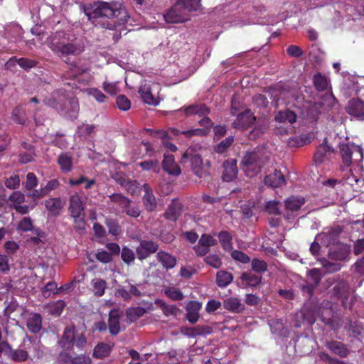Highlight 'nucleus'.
<instances>
[{"label": "nucleus", "mask_w": 364, "mask_h": 364, "mask_svg": "<svg viewBox=\"0 0 364 364\" xmlns=\"http://www.w3.org/2000/svg\"><path fill=\"white\" fill-rule=\"evenodd\" d=\"M87 16L89 18L91 17L115 18V21L104 24L105 28L108 31L107 36H112L114 43L121 38L122 32L126 30L124 25L129 18L127 9L121 4L114 1H99L95 2L92 12Z\"/></svg>", "instance_id": "obj_1"}, {"label": "nucleus", "mask_w": 364, "mask_h": 364, "mask_svg": "<svg viewBox=\"0 0 364 364\" xmlns=\"http://www.w3.org/2000/svg\"><path fill=\"white\" fill-rule=\"evenodd\" d=\"M269 159L268 152L264 149H257L247 152L242 161L246 175L249 177L257 176L267 164Z\"/></svg>", "instance_id": "obj_2"}, {"label": "nucleus", "mask_w": 364, "mask_h": 364, "mask_svg": "<svg viewBox=\"0 0 364 364\" xmlns=\"http://www.w3.org/2000/svg\"><path fill=\"white\" fill-rule=\"evenodd\" d=\"M188 159L191 168L194 174L200 178L210 176L211 163L210 161L203 160L200 154L197 153L194 147L190 146L182 156V160Z\"/></svg>", "instance_id": "obj_3"}, {"label": "nucleus", "mask_w": 364, "mask_h": 364, "mask_svg": "<svg viewBox=\"0 0 364 364\" xmlns=\"http://www.w3.org/2000/svg\"><path fill=\"white\" fill-rule=\"evenodd\" d=\"M50 48L58 55H76L82 52V49L78 43L68 41L64 32L56 33Z\"/></svg>", "instance_id": "obj_4"}, {"label": "nucleus", "mask_w": 364, "mask_h": 364, "mask_svg": "<svg viewBox=\"0 0 364 364\" xmlns=\"http://www.w3.org/2000/svg\"><path fill=\"white\" fill-rule=\"evenodd\" d=\"M64 350H72L74 345L78 350H83L87 344V339L83 333H78L74 328L66 327L60 341Z\"/></svg>", "instance_id": "obj_5"}, {"label": "nucleus", "mask_w": 364, "mask_h": 364, "mask_svg": "<svg viewBox=\"0 0 364 364\" xmlns=\"http://www.w3.org/2000/svg\"><path fill=\"white\" fill-rule=\"evenodd\" d=\"M339 149L342 162L346 167L358 164L363 159V151L360 146L346 143L341 144Z\"/></svg>", "instance_id": "obj_6"}, {"label": "nucleus", "mask_w": 364, "mask_h": 364, "mask_svg": "<svg viewBox=\"0 0 364 364\" xmlns=\"http://www.w3.org/2000/svg\"><path fill=\"white\" fill-rule=\"evenodd\" d=\"M305 199L304 198H298L296 196H290L284 200V206L286 213L284 218L288 222H292L298 215V212L304 205Z\"/></svg>", "instance_id": "obj_7"}, {"label": "nucleus", "mask_w": 364, "mask_h": 364, "mask_svg": "<svg viewBox=\"0 0 364 364\" xmlns=\"http://www.w3.org/2000/svg\"><path fill=\"white\" fill-rule=\"evenodd\" d=\"M164 18L168 23H183L188 19V14L178 1L164 13Z\"/></svg>", "instance_id": "obj_8"}, {"label": "nucleus", "mask_w": 364, "mask_h": 364, "mask_svg": "<svg viewBox=\"0 0 364 364\" xmlns=\"http://www.w3.org/2000/svg\"><path fill=\"white\" fill-rule=\"evenodd\" d=\"M157 242L151 240H143L136 248V253L139 260L142 261L148 258L151 255L156 253L159 250Z\"/></svg>", "instance_id": "obj_9"}, {"label": "nucleus", "mask_w": 364, "mask_h": 364, "mask_svg": "<svg viewBox=\"0 0 364 364\" xmlns=\"http://www.w3.org/2000/svg\"><path fill=\"white\" fill-rule=\"evenodd\" d=\"M346 112L358 121L364 120V101L359 98L350 100L346 107Z\"/></svg>", "instance_id": "obj_10"}, {"label": "nucleus", "mask_w": 364, "mask_h": 364, "mask_svg": "<svg viewBox=\"0 0 364 364\" xmlns=\"http://www.w3.org/2000/svg\"><path fill=\"white\" fill-rule=\"evenodd\" d=\"M85 203L82 198L77 193L70 196L68 211L72 218H79L81 215H85Z\"/></svg>", "instance_id": "obj_11"}, {"label": "nucleus", "mask_w": 364, "mask_h": 364, "mask_svg": "<svg viewBox=\"0 0 364 364\" xmlns=\"http://www.w3.org/2000/svg\"><path fill=\"white\" fill-rule=\"evenodd\" d=\"M256 117L250 109L240 113L232 122V127L236 129H246L253 124Z\"/></svg>", "instance_id": "obj_12"}, {"label": "nucleus", "mask_w": 364, "mask_h": 364, "mask_svg": "<svg viewBox=\"0 0 364 364\" xmlns=\"http://www.w3.org/2000/svg\"><path fill=\"white\" fill-rule=\"evenodd\" d=\"M223 172L222 178L224 181L231 182L237 178L238 168L237 166V160L235 159H229L223 164Z\"/></svg>", "instance_id": "obj_13"}, {"label": "nucleus", "mask_w": 364, "mask_h": 364, "mask_svg": "<svg viewBox=\"0 0 364 364\" xmlns=\"http://www.w3.org/2000/svg\"><path fill=\"white\" fill-rule=\"evenodd\" d=\"M333 294L338 299L341 300L342 306L346 308V301L350 295V286L347 281L342 279L339 281L333 288Z\"/></svg>", "instance_id": "obj_14"}, {"label": "nucleus", "mask_w": 364, "mask_h": 364, "mask_svg": "<svg viewBox=\"0 0 364 364\" xmlns=\"http://www.w3.org/2000/svg\"><path fill=\"white\" fill-rule=\"evenodd\" d=\"M328 140L325 138L317 148L314 156V161L316 164H321L328 159L333 153V149L328 144Z\"/></svg>", "instance_id": "obj_15"}, {"label": "nucleus", "mask_w": 364, "mask_h": 364, "mask_svg": "<svg viewBox=\"0 0 364 364\" xmlns=\"http://www.w3.org/2000/svg\"><path fill=\"white\" fill-rule=\"evenodd\" d=\"M163 170L169 175L178 176L181 173L180 166L176 163L175 158L171 154H164L162 161Z\"/></svg>", "instance_id": "obj_16"}, {"label": "nucleus", "mask_w": 364, "mask_h": 364, "mask_svg": "<svg viewBox=\"0 0 364 364\" xmlns=\"http://www.w3.org/2000/svg\"><path fill=\"white\" fill-rule=\"evenodd\" d=\"M144 194L142 197V202L148 212H153L157 208V201L153 193L152 188L149 185L145 183L143 186Z\"/></svg>", "instance_id": "obj_17"}, {"label": "nucleus", "mask_w": 364, "mask_h": 364, "mask_svg": "<svg viewBox=\"0 0 364 364\" xmlns=\"http://www.w3.org/2000/svg\"><path fill=\"white\" fill-rule=\"evenodd\" d=\"M202 304L198 301H190L186 307V318L191 324H195L199 319V311L201 309Z\"/></svg>", "instance_id": "obj_18"}, {"label": "nucleus", "mask_w": 364, "mask_h": 364, "mask_svg": "<svg viewBox=\"0 0 364 364\" xmlns=\"http://www.w3.org/2000/svg\"><path fill=\"white\" fill-rule=\"evenodd\" d=\"M156 259L166 270L174 268L177 264L176 257L164 250L157 252Z\"/></svg>", "instance_id": "obj_19"}, {"label": "nucleus", "mask_w": 364, "mask_h": 364, "mask_svg": "<svg viewBox=\"0 0 364 364\" xmlns=\"http://www.w3.org/2000/svg\"><path fill=\"white\" fill-rule=\"evenodd\" d=\"M146 132H149V134L154 137L160 138L161 139V143L163 146L167 149L170 150L172 152H175L177 151V146L172 142L168 141L170 137L167 132L163 130H153L151 129H147Z\"/></svg>", "instance_id": "obj_20"}, {"label": "nucleus", "mask_w": 364, "mask_h": 364, "mask_svg": "<svg viewBox=\"0 0 364 364\" xmlns=\"http://www.w3.org/2000/svg\"><path fill=\"white\" fill-rule=\"evenodd\" d=\"M325 346L333 353L340 356L341 358H346L350 353L349 349L342 342L337 341H327Z\"/></svg>", "instance_id": "obj_21"}, {"label": "nucleus", "mask_w": 364, "mask_h": 364, "mask_svg": "<svg viewBox=\"0 0 364 364\" xmlns=\"http://www.w3.org/2000/svg\"><path fill=\"white\" fill-rule=\"evenodd\" d=\"M119 314L118 310L110 311L108 319L109 331L111 335L117 336L120 332Z\"/></svg>", "instance_id": "obj_22"}, {"label": "nucleus", "mask_w": 364, "mask_h": 364, "mask_svg": "<svg viewBox=\"0 0 364 364\" xmlns=\"http://www.w3.org/2000/svg\"><path fill=\"white\" fill-rule=\"evenodd\" d=\"M28 330L34 334L38 333L42 328V316L38 313L30 315L26 321Z\"/></svg>", "instance_id": "obj_23"}, {"label": "nucleus", "mask_w": 364, "mask_h": 364, "mask_svg": "<svg viewBox=\"0 0 364 364\" xmlns=\"http://www.w3.org/2000/svg\"><path fill=\"white\" fill-rule=\"evenodd\" d=\"M264 183L273 188L279 187L286 183L284 175L280 171L275 170L264 178Z\"/></svg>", "instance_id": "obj_24"}, {"label": "nucleus", "mask_w": 364, "mask_h": 364, "mask_svg": "<svg viewBox=\"0 0 364 364\" xmlns=\"http://www.w3.org/2000/svg\"><path fill=\"white\" fill-rule=\"evenodd\" d=\"M223 307L230 312L239 314L245 310V305L236 297H229L223 301Z\"/></svg>", "instance_id": "obj_25"}, {"label": "nucleus", "mask_w": 364, "mask_h": 364, "mask_svg": "<svg viewBox=\"0 0 364 364\" xmlns=\"http://www.w3.org/2000/svg\"><path fill=\"white\" fill-rule=\"evenodd\" d=\"M341 230L331 229L326 232H323L318 237H321L322 243L326 247L334 245L338 241Z\"/></svg>", "instance_id": "obj_26"}, {"label": "nucleus", "mask_w": 364, "mask_h": 364, "mask_svg": "<svg viewBox=\"0 0 364 364\" xmlns=\"http://www.w3.org/2000/svg\"><path fill=\"white\" fill-rule=\"evenodd\" d=\"M57 163L60 171L64 173H69L73 170V159L68 153L60 154L58 157Z\"/></svg>", "instance_id": "obj_27"}, {"label": "nucleus", "mask_w": 364, "mask_h": 364, "mask_svg": "<svg viewBox=\"0 0 364 364\" xmlns=\"http://www.w3.org/2000/svg\"><path fill=\"white\" fill-rule=\"evenodd\" d=\"M139 94L144 103L153 106L159 104L158 100L153 95L150 87L147 85L140 86Z\"/></svg>", "instance_id": "obj_28"}, {"label": "nucleus", "mask_w": 364, "mask_h": 364, "mask_svg": "<svg viewBox=\"0 0 364 364\" xmlns=\"http://www.w3.org/2000/svg\"><path fill=\"white\" fill-rule=\"evenodd\" d=\"M16 63L19 67L26 71H29L31 69L36 68L38 65V61L29 59L26 58H17L16 56L11 57L8 63L14 64Z\"/></svg>", "instance_id": "obj_29"}, {"label": "nucleus", "mask_w": 364, "mask_h": 364, "mask_svg": "<svg viewBox=\"0 0 364 364\" xmlns=\"http://www.w3.org/2000/svg\"><path fill=\"white\" fill-rule=\"evenodd\" d=\"M45 206L48 211L53 215H59L62 209L63 204L60 198H51L45 201Z\"/></svg>", "instance_id": "obj_30"}, {"label": "nucleus", "mask_w": 364, "mask_h": 364, "mask_svg": "<svg viewBox=\"0 0 364 364\" xmlns=\"http://www.w3.org/2000/svg\"><path fill=\"white\" fill-rule=\"evenodd\" d=\"M65 98L64 97H55V95H52L50 97L44 99L45 105L58 111H64L65 108Z\"/></svg>", "instance_id": "obj_31"}, {"label": "nucleus", "mask_w": 364, "mask_h": 364, "mask_svg": "<svg viewBox=\"0 0 364 364\" xmlns=\"http://www.w3.org/2000/svg\"><path fill=\"white\" fill-rule=\"evenodd\" d=\"M155 304L159 306L163 311L166 316H176L181 313V310L176 305H168L161 299H156Z\"/></svg>", "instance_id": "obj_32"}, {"label": "nucleus", "mask_w": 364, "mask_h": 364, "mask_svg": "<svg viewBox=\"0 0 364 364\" xmlns=\"http://www.w3.org/2000/svg\"><path fill=\"white\" fill-rule=\"evenodd\" d=\"M219 242L222 248L227 252L233 249L232 235L227 230H222L218 234Z\"/></svg>", "instance_id": "obj_33"}, {"label": "nucleus", "mask_w": 364, "mask_h": 364, "mask_svg": "<svg viewBox=\"0 0 364 364\" xmlns=\"http://www.w3.org/2000/svg\"><path fill=\"white\" fill-rule=\"evenodd\" d=\"M233 280V275L232 273L226 270H220L216 274V284L220 288H225Z\"/></svg>", "instance_id": "obj_34"}, {"label": "nucleus", "mask_w": 364, "mask_h": 364, "mask_svg": "<svg viewBox=\"0 0 364 364\" xmlns=\"http://www.w3.org/2000/svg\"><path fill=\"white\" fill-rule=\"evenodd\" d=\"M240 279L246 287H257L262 282L261 276H257L251 272H243Z\"/></svg>", "instance_id": "obj_35"}, {"label": "nucleus", "mask_w": 364, "mask_h": 364, "mask_svg": "<svg viewBox=\"0 0 364 364\" xmlns=\"http://www.w3.org/2000/svg\"><path fill=\"white\" fill-rule=\"evenodd\" d=\"M112 346L105 343H99L94 348L92 356L97 359L108 357L111 353Z\"/></svg>", "instance_id": "obj_36"}, {"label": "nucleus", "mask_w": 364, "mask_h": 364, "mask_svg": "<svg viewBox=\"0 0 364 364\" xmlns=\"http://www.w3.org/2000/svg\"><path fill=\"white\" fill-rule=\"evenodd\" d=\"M297 116L294 112L289 109L279 111L275 116V121L280 123L288 122L293 124L296 121Z\"/></svg>", "instance_id": "obj_37"}, {"label": "nucleus", "mask_w": 364, "mask_h": 364, "mask_svg": "<svg viewBox=\"0 0 364 364\" xmlns=\"http://www.w3.org/2000/svg\"><path fill=\"white\" fill-rule=\"evenodd\" d=\"M127 203H125L124 205L120 208L123 213H125L127 215L136 218L141 214V210L139 207L134 205L130 199H127Z\"/></svg>", "instance_id": "obj_38"}, {"label": "nucleus", "mask_w": 364, "mask_h": 364, "mask_svg": "<svg viewBox=\"0 0 364 364\" xmlns=\"http://www.w3.org/2000/svg\"><path fill=\"white\" fill-rule=\"evenodd\" d=\"M209 112V108L204 104L191 105L185 109L186 115L198 114L199 116H205L208 114Z\"/></svg>", "instance_id": "obj_39"}, {"label": "nucleus", "mask_w": 364, "mask_h": 364, "mask_svg": "<svg viewBox=\"0 0 364 364\" xmlns=\"http://www.w3.org/2000/svg\"><path fill=\"white\" fill-rule=\"evenodd\" d=\"M322 271L318 268H313L307 272L306 282L310 283L317 287L323 277Z\"/></svg>", "instance_id": "obj_40"}, {"label": "nucleus", "mask_w": 364, "mask_h": 364, "mask_svg": "<svg viewBox=\"0 0 364 364\" xmlns=\"http://www.w3.org/2000/svg\"><path fill=\"white\" fill-rule=\"evenodd\" d=\"M65 306V301L59 299L56 301L48 304L46 306V308L47 309V311L50 314L58 316L62 314Z\"/></svg>", "instance_id": "obj_41"}, {"label": "nucleus", "mask_w": 364, "mask_h": 364, "mask_svg": "<svg viewBox=\"0 0 364 364\" xmlns=\"http://www.w3.org/2000/svg\"><path fill=\"white\" fill-rule=\"evenodd\" d=\"M146 312V310L145 308L141 306H136L128 309L126 311V314L128 319H129L132 322H134L140 317L143 316Z\"/></svg>", "instance_id": "obj_42"}, {"label": "nucleus", "mask_w": 364, "mask_h": 364, "mask_svg": "<svg viewBox=\"0 0 364 364\" xmlns=\"http://www.w3.org/2000/svg\"><path fill=\"white\" fill-rule=\"evenodd\" d=\"M177 1L181 4L187 14L188 12L197 11L200 6V0H178Z\"/></svg>", "instance_id": "obj_43"}, {"label": "nucleus", "mask_w": 364, "mask_h": 364, "mask_svg": "<svg viewBox=\"0 0 364 364\" xmlns=\"http://www.w3.org/2000/svg\"><path fill=\"white\" fill-rule=\"evenodd\" d=\"M313 82L315 88L318 91H324L327 89L328 81L324 75L317 73L314 76Z\"/></svg>", "instance_id": "obj_44"}, {"label": "nucleus", "mask_w": 364, "mask_h": 364, "mask_svg": "<svg viewBox=\"0 0 364 364\" xmlns=\"http://www.w3.org/2000/svg\"><path fill=\"white\" fill-rule=\"evenodd\" d=\"M279 202L276 200H271L266 203L264 211L269 215L280 216L282 212L279 208Z\"/></svg>", "instance_id": "obj_45"}, {"label": "nucleus", "mask_w": 364, "mask_h": 364, "mask_svg": "<svg viewBox=\"0 0 364 364\" xmlns=\"http://www.w3.org/2000/svg\"><path fill=\"white\" fill-rule=\"evenodd\" d=\"M181 215L180 208L176 204L171 203L168 205L164 213L165 218L170 221H176Z\"/></svg>", "instance_id": "obj_46"}, {"label": "nucleus", "mask_w": 364, "mask_h": 364, "mask_svg": "<svg viewBox=\"0 0 364 364\" xmlns=\"http://www.w3.org/2000/svg\"><path fill=\"white\" fill-rule=\"evenodd\" d=\"M92 287L94 294L97 296H101L105 294V290L107 287V282L102 279H93Z\"/></svg>", "instance_id": "obj_47"}, {"label": "nucleus", "mask_w": 364, "mask_h": 364, "mask_svg": "<svg viewBox=\"0 0 364 364\" xmlns=\"http://www.w3.org/2000/svg\"><path fill=\"white\" fill-rule=\"evenodd\" d=\"M234 141V136H229L226 139L222 140L218 144L214 147V151L218 154L225 153L228 148L232 144Z\"/></svg>", "instance_id": "obj_48"}, {"label": "nucleus", "mask_w": 364, "mask_h": 364, "mask_svg": "<svg viewBox=\"0 0 364 364\" xmlns=\"http://www.w3.org/2000/svg\"><path fill=\"white\" fill-rule=\"evenodd\" d=\"M164 294L173 301H181L184 297L183 292L175 287H167L164 289Z\"/></svg>", "instance_id": "obj_49"}, {"label": "nucleus", "mask_w": 364, "mask_h": 364, "mask_svg": "<svg viewBox=\"0 0 364 364\" xmlns=\"http://www.w3.org/2000/svg\"><path fill=\"white\" fill-rule=\"evenodd\" d=\"M89 96L92 97L97 102L104 103L107 101V97L99 89L91 87L87 90Z\"/></svg>", "instance_id": "obj_50"}, {"label": "nucleus", "mask_w": 364, "mask_h": 364, "mask_svg": "<svg viewBox=\"0 0 364 364\" xmlns=\"http://www.w3.org/2000/svg\"><path fill=\"white\" fill-rule=\"evenodd\" d=\"M251 266L253 271L257 273H264L267 271V264L265 261L254 258L251 262Z\"/></svg>", "instance_id": "obj_51"}, {"label": "nucleus", "mask_w": 364, "mask_h": 364, "mask_svg": "<svg viewBox=\"0 0 364 364\" xmlns=\"http://www.w3.org/2000/svg\"><path fill=\"white\" fill-rule=\"evenodd\" d=\"M204 262L215 269H219L222 265V259L219 255L210 254L204 258Z\"/></svg>", "instance_id": "obj_52"}, {"label": "nucleus", "mask_w": 364, "mask_h": 364, "mask_svg": "<svg viewBox=\"0 0 364 364\" xmlns=\"http://www.w3.org/2000/svg\"><path fill=\"white\" fill-rule=\"evenodd\" d=\"M105 225L108 228L109 233L112 235L117 236L120 233L121 227L116 220L107 219L105 220Z\"/></svg>", "instance_id": "obj_53"}, {"label": "nucleus", "mask_w": 364, "mask_h": 364, "mask_svg": "<svg viewBox=\"0 0 364 364\" xmlns=\"http://www.w3.org/2000/svg\"><path fill=\"white\" fill-rule=\"evenodd\" d=\"M121 257L123 262L129 265L134 261L136 256L132 250L124 247L121 252Z\"/></svg>", "instance_id": "obj_54"}, {"label": "nucleus", "mask_w": 364, "mask_h": 364, "mask_svg": "<svg viewBox=\"0 0 364 364\" xmlns=\"http://www.w3.org/2000/svg\"><path fill=\"white\" fill-rule=\"evenodd\" d=\"M41 291L43 297L48 299L50 296L51 294H58L57 284L55 282H49L45 285Z\"/></svg>", "instance_id": "obj_55"}, {"label": "nucleus", "mask_w": 364, "mask_h": 364, "mask_svg": "<svg viewBox=\"0 0 364 364\" xmlns=\"http://www.w3.org/2000/svg\"><path fill=\"white\" fill-rule=\"evenodd\" d=\"M194 338L200 336L209 335L213 333V329L210 326L206 325H198L193 327Z\"/></svg>", "instance_id": "obj_56"}, {"label": "nucleus", "mask_w": 364, "mask_h": 364, "mask_svg": "<svg viewBox=\"0 0 364 364\" xmlns=\"http://www.w3.org/2000/svg\"><path fill=\"white\" fill-rule=\"evenodd\" d=\"M4 185L9 189H17L20 186V177L18 174L14 173L6 178Z\"/></svg>", "instance_id": "obj_57"}, {"label": "nucleus", "mask_w": 364, "mask_h": 364, "mask_svg": "<svg viewBox=\"0 0 364 364\" xmlns=\"http://www.w3.org/2000/svg\"><path fill=\"white\" fill-rule=\"evenodd\" d=\"M231 257L233 259L240 262L242 264H247L250 262V257L244 252L235 250L231 252Z\"/></svg>", "instance_id": "obj_58"}, {"label": "nucleus", "mask_w": 364, "mask_h": 364, "mask_svg": "<svg viewBox=\"0 0 364 364\" xmlns=\"http://www.w3.org/2000/svg\"><path fill=\"white\" fill-rule=\"evenodd\" d=\"M116 104L117 105V107L123 111L129 110L131 107L130 100L124 95H120L117 96L116 99Z\"/></svg>", "instance_id": "obj_59"}, {"label": "nucleus", "mask_w": 364, "mask_h": 364, "mask_svg": "<svg viewBox=\"0 0 364 364\" xmlns=\"http://www.w3.org/2000/svg\"><path fill=\"white\" fill-rule=\"evenodd\" d=\"M199 245L210 247L218 245V240L208 234H203L198 240Z\"/></svg>", "instance_id": "obj_60"}, {"label": "nucleus", "mask_w": 364, "mask_h": 364, "mask_svg": "<svg viewBox=\"0 0 364 364\" xmlns=\"http://www.w3.org/2000/svg\"><path fill=\"white\" fill-rule=\"evenodd\" d=\"M128 198L120 194V193H113L109 196L108 204L109 203H112L117 204L120 208L124 205L125 203H127Z\"/></svg>", "instance_id": "obj_61"}, {"label": "nucleus", "mask_w": 364, "mask_h": 364, "mask_svg": "<svg viewBox=\"0 0 364 364\" xmlns=\"http://www.w3.org/2000/svg\"><path fill=\"white\" fill-rule=\"evenodd\" d=\"M183 135H184L187 138H191L194 136H206L208 132L207 129L203 128H198V129H188V130H184L181 132Z\"/></svg>", "instance_id": "obj_62"}, {"label": "nucleus", "mask_w": 364, "mask_h": 364, "mask_svg": "<svg viewBox=\"0 0 364 364\" xmlns=\"http://www.w3.org/2000/svg\"><path fill=\"white\" fill-rule=\"evenodd\" d=\"M36 156V151H26L19 154V163L22 164H26L34 161L35 157Z\"/></svg>", "instance_id": "obj_63"}, {"label": "nucleus", "mask_w": 364, "mask_h": 364, "mask_svg": "<svg viewBox=\"0 0 364 364\" xmlns=\"http://www.w3.org/2000/svg\"><path fill=\"white\" fill-rule=\"evenodd\" d=\"M28 358V353L26 350L19 349L14 350L11 353V358L16 362L26 361Z\"/></svg>", "instance_id": "obj_64"}]
</instances>
